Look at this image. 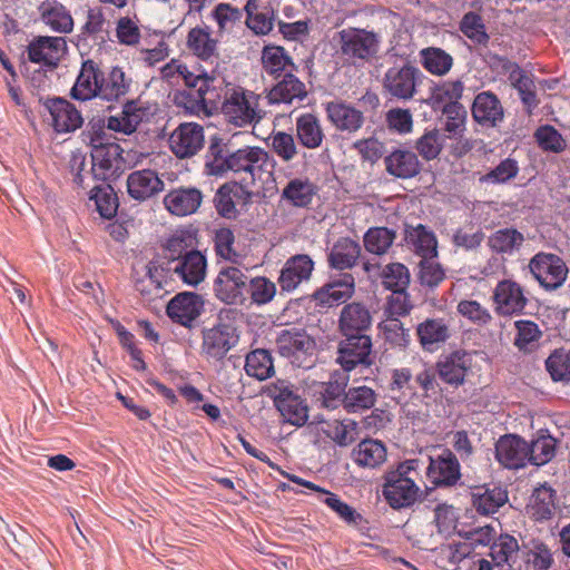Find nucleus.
Here are the masks:
<instances>
[{"label": "nucleus", "instance_id": "40", "mask_svg": "<svg viewBox=\"0 0 570 570\" xmlns=\"http://www.w3.org/2000/svg\"><path fill=\"white\" fill-rule=\"evenodd\" d=\"M291 480L299 485H303L309 490H313L317 493L318 499L324 502L331 510H333L341 519L348 523H356L357 519L361 518V515L347 503L340 500V498L318 485L305 481L298 476H291Z\"/></svg>", "mask_w": 570, "mask_h": 570}, {"label": "nucleus", "instance_id": "11", "mask_svg": "<svg viewBox=\"0 0 570 570\" xmlns=\"http://www.w3.org/2000/svg\"><path fill=\"white\" fill-rule=\"evenodd\" d=\"M277 352L291 360L293 364L303 366L305 357L315 350L314 340L301 328L282 330L275 340Z\"/></svg>", "mask_w": 570, "mask_h": 570}, {"label": "nucleus", "instance_id": "35", "mask_svg": "<svg viewBox=\"0 0 570 570\" xmlns=\"http://www.w3.org/2000/svg\"><path fill=\"white\" fill-rule=\"evenodd\" d=\"M41 21L51 30L59 33H70L73 30V18L69 9L57 0H46L38 8Z\"/></svg>", "mask_w": 570, "mask_h": 570}, {"label": "nucleus", "instance_id": "39", "mask_svg": "<svg viewBox=\"0 0 570 570\" xmlns=\"http://www.w3.org/2000/svg\"><path fill=\"white\" fill-rule=\"evenodd\" d=\"M416 334L422 347L433 352L450 337V327L443 318H426L417 325Z\"/></svg>", "mask_w": 570, "mask_h": 570}, {"label": "nucleus", "instance_id": "31", "mask_svg": "<svg viewBox=\"0 0 570 570\" xmlns=\"http://www.w3.org/2000/svg\"><path fill=\"white\" fill-rule=\"evenodd\" d=\"M65 49L62 37H38L28 46V57L32 62L56 67Z\"/></svg>", "mask_w": 570, "mask_h": 570}, {"label": "nucleus", "instance_id": "51", "mask_svg": "<svg viewBox=\"0 0 570 570\" xmlns=\"http://www.w3.org/2000/svg\"><path fill=\"white\" fill-rule=\"evenodd\" d=\"M523 242V235L514 228L499 229L488 238L489 247L498 254H512L520 249Z\"/></svg>", "mask_w": 570, "mask_h": 570}, {"label": "nucleus", "instance_id": "23", "mask_svg": "<svg viewBox=\"0 0 570 570\" xmlns=\"http://www.w3.org/2000/svg\"><path fill=\"white\" fill-rule=\"evenodd\" d=\"M169 269L176 274L184 283L190 286H197L204 282L207 271V259L199 250H191L179 257L173 259Z\"/></svg>", "mask_w": 570, "mask_h": 570}, {"label": "nucleus", "instance_id": "38", "mask_svg": "<svg viewBox=\"0 0 570 570\" xmlns=\"http://www.w3.org/2000/svg\"><path fill=\"white\" fill-rule=\"evenodd\" d=\"M295 130L301 146L307 149L320 148L325 138L321 120L311 112L302 114L296 118Z\"/></svg>", "mask_w": 570, "mask_h": 570}, {"label": "nucleus", "instance_id": "60", "mask_svg": "<svg viewBox=\"0 0 570 570\" xmlns=\"http://www.w3.org/2000/svg\"><path fill=\"white\" fill-rule=\"evenodd\" d=\"M556 451V439L540 435L529 444L528 461L533 465H543L552 460Z\"/></svg>", "mask_w": 570, "mask_h": 570}, {"label": "nucleus", "instance_id": "37", "mask_svg": "<svg viewBox=\"0 0 570 570\" xmlns=\"http://www.w3.org/2000/svg\"><path fill=\"white\" fill-rule=\"evenodd\" d=\"M306 97L305 83L292 72H286L267 95L271 104H292L295 100L302 101Z\"/></svg>", "mask_w": 570, "mask_h": 570}, {"label": "nucleus", "instance_id": "24", "mask_svg": "<svg viewBox=\"0 0 570 570\" xmlns=\"http://www.w3.org/2000/svg\"><path fill=\"white\" fill-rule=\"evenodd\" d=\"M385 170L390 176L399 179H410L421 171L417 155L404 147L394 148L384 157Z\"/></svg>", "mask_w": 570, "mask_h": 570}, {"label": "nucleus", "instance_id": "63", "mask_svg": "<svg viewBox=\"0 0 570 570\" xmlns=\"http://www.w3.org/2000/svg\"><path fill=\"white\" fill-rule=\"evenodd\" d=\"M444 138L438 129L425 131L416 141L415 148L425 160L438 158L443 149Z\"/></svg>", "mask_w": 570, "mask_h": 570}, {"label": "nucleus", "instance_id": "43", "mask_svg": "<svg viewBox=\"0 0 570 570\" xmlns=\"http://www.w3.org/2000/svg\"><path fill=\"white\" fill-rule=\"evenodd\" d=\"M360 255V244L348 237H342L333 245L327 261L335 269H348L355 266Z\"/></svg>", "mask_w": 570, "mask_h": 570}, {"label": "nucleus", "instance_id": "58", "mask_svg": "<svg viewBox=\"0 0 570 570\" xmlns=\"http://www.w3.org/2000/svg\"><path fill=\"white\" fill-rule=\"evenodd\" d=\"M530 509L537 520L550 519L554 511V491L547 485L537 488L530 498Z\"/></svg>", "mask_w": 570, "mask_h": 570}, {"label": "nucleus", "instance_id": "54", "mask_svg": "<svg viewBox=\"0 0 570 570\" xmlns=\"http://www.w3.org/2000/svg\"><path fill=\"white\" fill-rule=\"evenodd\" d=\"M421 62L423 67L431 73L436 76L446 75L452 66L453 58L441 48L429 47L420 51Z\"/></svg>", "mask_w": 570, "mask_h": 570}, {"label": "nucleus", "instance_id": "33", "mask_svg": "<svg viewBox=\"0 0 570 570\" xmlns=\"http://www.w3.org/2000/svg\"><path fill=\"white\" fill-rule=\"evenodd\" d=\"M98 98L108 102L118 101L131 87V78L120 67H112L107 73L101 71Z\"/></svg>", "mask_w": 570, "mask_h": 570}, {"label": "nucleus", "instance_id": "46", "mask_svg": "<svg viewBox=\"0 0 570 570\" xmlns=\"http://www.w3.org/2000/svg\"><path fill=\"white\" fill-rule=\"evenodd\" d=\"M316 191V186L308 179L294 178L283 189L281 197L295 207H306L312 203Z\"/></svg>", "mask_w": 570, "mask_h": 570}, {"label": "nucleus", "instance_id": "20", "mask_svg": "<svg viewBox=\"0 0 570 570\" xmlns=\"http://www.w3.org/2000/svg\"><path fill=\"white\" fill-rule=\"evenodd\" d=\"M43 106L51 116L55 130L59 134L75 131L83 124L80 111L63 98H49Z\"/></svg>", "mask_w": 570, "mask_h": 570}, {"label": "nucleus", "instance_id": "19", "mask_svg": "<svg viewBox=\"0 0 570 570\" xmlns=\"http://www.w3.org/2000/svg\"><path fill=\"white\" fill-rule=\"evenodd\" d=\"M204 311V299L200 295L184 292L173 297L167 305L168 316L176 323L191 327L193 323Z\"/></svg>", "mask_w": 570, "mask_h": 570}, {"label": "nucleus", "instance_id": "14", "mask_svg": "<svg viewBox=\"0 0 570 570\" xmlns=\"http://www.w3.org/2000/svg\"><path fill=\"white\" fill-rule=\"evenodd\" d=\"M155 108L141 100H129L122 106L119 116H111L107 119V127L124 135L134 134L140 124L149 121L154 116Z\"/></svg>", "mask_w": 570, "mask_h": 570}, {"label": "nucleus", "instance_id": "64", "mask_svg": "<svg viewBox=\"0 0 570 570\" xmlns=\"http://www.w3.org/2000/svg\"><path fill=\"white\" fill-rule=\"evenodd\" d=\"M271 147L284 163H291L298 155V146L294 136L285 131H276L271 135Z\"/></svg>", "mask_w": 570, "mask_h": 570}, {"label": "nucleus", "instance_id": "18", "mask_svg": "<svg viewBox=\"0 0 570 570\" xmlns=\"http://www.w3.org/2000/svg\"><path fill=\"white\" fill-rule=\"evenodd\" d=\"M275 166V159L265 149L254 146L248 165L240 178L242 186L252 187L257 183L266 185L274 181Z\"/></svg>", "mask_w": 570, "mask_h": 570}, {"label": "nucleus", "instance_id": "59", "mask_svg": "<svg viewBox=\"0 0 570 570\" xmlns=\"http://www.w3.org/2000/svg\"><path fill=\"white\" fill-rule=\"evenodd\" d=\"M396 234L386 227L370 228L364 235V247L367 252L376 255L385 254L392 246Z\"/></svg>", "mask_w": 570, "mask_h": 570}, {"label": "nucleus", "instance_id": "22", "mask_svg": "<svg viewBox=\"0 0 570 570\" xmlns=\"http://www.w3.org/2000/svg\"><path fill=\"white\" fill-rule=\"evenodd\" d=\"M428 476L438 487H453L461 478L460 463L455 454L444 450L436 458H430Z\"/></svg>", "mask_w": 570, "mask_h": 570}, {"label": "nucleus", "instance_id": "4", "mask_svg": "<svg viewBox=\"0 0 570 570\" xmlns=\"http://www.w3.org/2000/svg\"><path fill=\"white\" fill-rule=\"evenodd\" d=\"M417 387L423 391L424 397L436 392L438 382L433 368H423L415 375L407 367L394 368L391 373L389 391L391 397L401 405L409 404L419 396Z\"/></svg>", "mask_w": 570, "mask_h": 570}, {"label": "nucleus", "instance_id": "56", "mask_svg": "<svg viewBox=\"0 0 570 570\" xmlns=\"http://www.w3.org/2000/svg\"><path fill=\"white\" fill-rule=\"evenodd\" d=\"M322 431L340 446H348L357 436V424L352 420L324 422Z\"/></svg>", "mask_w": 570, "mask_h": 570}, {"label": "nucleus", "instance_id": "6", "mask_svg": "<svg viewBox=\"0 0 570 570\" xmlns=\"http://www.w3.org/2000/svg\"><path fill=\"white\" fill-rule=\"evenodd\" d=\"M267 393L286 422L296 426L306 423L308 407L291 383L278 380L268 386Z\"/></svg>", "mask_w": 570, "mask_h": 570}, {"label": "nucleus", "instance_id": "17", "mask_svg": "<svg viewBox=\"0 0 570 570\" xmlns=\"http://www.w3.org/2000/svg\"><path fill=\"white\" fill-rule=\"evenodd\" d=\"M471 114L473 120L483 128L500 127L504 120V108L492 91H482L474 97Z\"/></svg>", "mask_w": 570, "mask_h": 570}, {"label": "nucleus", "instance_id": "16", "mask_svg": "<svg viewBox=\"0 0 570 570\" xmlns=\"http://www.w3.org/2000/svg\"><path fill=\"white\" fill-rule=\"evenodd\" d=\"M204 128L196 122L180 124L169 137V147L178 158L195 156L204 146Z\"/></svg>", "mask_w": 570, "mask_h": 570}, {"label": "nucleus", "instance_id": "41", "mask_svg": "<svg viewBox=\"0 0 570 570\" xmlns=\"http://www.w3.org/2000/svg\"><path fill=\"white\" fill-rule=\"evenodd\" d=\"M352 459L358 466L375 469L386 461V448L379 440L365 439L353 449Z\"/></svg>", "mask_w": 570, "mask_h": 570}, {"label": "nucleus", "instance_id": "42", "mask_svg": "<svg viewBox=\"0 0 570 570\" xmlns=\"http://www.w3.org/2000/svg\"><path fill=\"white\" fill-rule=\"evenodd\" d=\"M364 269L367 273L380 271L379 276L383 286L391 292L406 289L410 284V272L407 267L401 263H390L383 267L365 263Z\"/></svg>", "mask_w": 570, "mask_h": 570}, {"label": "nucleus", "instance_id": "61", "mask_svg": "<svg viewBox=\"0 0 570 570\" xmlns=\"http://www.w3.org/2000/svg\"><path fill=\"white\" fill-rule=\"evenodd\" d=\"M213 18L217 22L219 33L232 32L236 26L242 23L243 10L222 2L215 7Z\"/></svg>", "mask_w": 570, "mask_h": 570}, {"label": "nucleus", "instance_id": "50", "mask_svg": "<svg viewBox=\"0 0 570 570\" xmlns=\"http://www.w3.org/2000/svg\"><path fill=\"white\" fill-rule=\"evenodd\" d=\"M443 126L450 139H461L465 130L466 110L461 104H445L443 106Z\"/></svg>", "mask_w": 570, "mask_h": 570}, {"label": "nucleus", "instance_id": "53", "mask_svg": "<svg viewBox=\"0 0 570 570\" xmlns=\"http://www.w3.org/2000/svg\"><path fill=\"white\" fill-rule=\"evenodd\" d=\"M348 377L345 374H334L331 380L322 384L321 404L328 410L337 409L342 404Z\"/></svg>", "mask_w": 570, "mask_h": 570}, {"label": "nucleus", "instance_id": "1", "mask_svg": "<svg viewBox=\"0 0 570 570\" xmlns=\"http://www.w3.org/2000/svg\"><path fill=\"white\" fill-rule=\"evenodd\" d=\"M383 479L382 493L393 509L410 508L424 498V491L417 484L421 479L417 459L399 463L395 469L387 471Z\"/></svg>", "mask_w": 570, "mask_h": 570}, {"label": "nucleus", "instance_id": "62", "mask_svg": "<svg viewBox=\"0 0 570 570\" xmlns=\"http://www.w3.org/2000/svg\"><path fill=\"white\" fill-rule=\"evenodd\" d=\"M508 500L507 492L501 488L485 490L483 493L474 495L473 504L478 512L489 515L499 510Z\"/></svg>", "mask_w": 570, "mask_h": 570}, {"label": "nucleus", "instance_id": "27", "mask_svg": "<svg viewBox=\"0 0 570 570\" xmlns=\"http://www.w3.org/2000/svg\"><path fill=\"white\" fill-rule=\"evenodd\" d=\"M314 262L306 254L294 255L288 258L281 271L278 284L282 291L292 292L311 278Z\"/></svg>", "mask_w": 570, "mask_h": 570}, {"label": "nucleus", "instance_id": "26", "mask_svg": "<svg viewBox=\"0 0 570 570\" xmlns=\"http://www.w3.org/2000/svg\"><path fill=\"white\" fill-rule=\"evenodd\" d=\"M164 190V181L153 169L130 173L127 177V193L138 202H145Z\"/></svg>", "mask_w": 570, "mask_h": 570}, {"label": "nucleus", "instance_id": "45", "mask_svg": "<svg viewBox=\"0 0 570 570\" xmlns=\"http://www.w3.org/2000/svg\"><path fill=\"white\" fill-rule=\"evenodd\" d=\"M112 23L106 18L102 9L90 8L87 11L86 22L81 28L85 39H91L96 43H104L110 39Z\"/></svg>", "mask_w": 570, "mask_h": 570}, {"label": "nucleus", "instance_id": "55", "mask_svg": "<svg viewBox=\"0 0 570 570\" xmlns=\"http://www.w3.org/2000/svg\"><path fill=\"white\" fill-rule=\"evenodd\" d=\"M245 371L249 376L264 381L274 374L272 355L266 350H255L246 356Z\"/></svg>", "mask_w": 570, "mask_h": 570}, {"label": "nucleus", "instance_id": "7", "mask_svg": "<svg viewBox=\"0 0 570 570\" xmlns=\"http://www.w3.org/2000/svg\"><path fill=\"white\" fill-rule=\"evenodd\" d=\"M248 276L236 266L222 267L214 281L215 297L228 305L243 304L248 292Z\"/></svg>", "mask_w": 570, "mask_h": 570}, {"label": "nucleus", "instance_id": "25", "mask_svg": "<svg viewBox=\"0 0 570 570\" xmlns=\"http://www.w3.org/2000/svg\"><path fill=\"white\" fill-rule=\"evenodd\" d=\"M529 444L517 435H504L495 444L497 460L508 469H520L528 461Z\"/></svg>", "mask_w": 570, "mask_h": 570}, {"label": "nucleus", "instance_id": "57", "mask_svg": "<svg viewBox=\"0 0 570 570\" xmlns=\"http://www.w3.org/2000/svg\"><path fill=\"white\" fill-rule=\"evenodd\" d=\"M262 62L264 70L275 77H279L283 71L292 72L294 69V63L282 47H266L263 50Z\"/></svg>", "mask_w": 570, "mask_h": 570}, {"label": "nucleus", "instance_id": "13", "mask_svg": "<svg viewBox=\"0 0 570 570\" xmlns=\"http://www.w3.org/2000/svg\"><path fill=\"white\" fill-rule=\"evenodd\" d=\"M337 351V363L345 372L354 370L357 365L368 367L373 363L371 356L372 340L368 335H344Z\"/></svg>", "mask_w": 570, "mask_h": 570}, {"label": "nucleus", "instance_id": "3", "mask_svg": "<svg viewBox=\"0 0 570 570\" xmlns=\"http://www.w3.org/2000/svg\"><path fill=\"white\" fill-rule=\"evenodd\" d=\"M253 149L254 146L234 149L229 141H225L219 137H213L205 156V173L217 177L233 173L240 179L248 165Z\"/></svg>", "mask_w": 570, "mask_h": 570}, {"label": "nucleus", "instance_id": "2", "mask_svg": "<svg viewBox=\"0 0 570 570\" xmlns=\"http://www.w3.org/2000/svg\"><path fill=\"white\" fill-rule=\"evenodd\" d=\"M225 80L215 70L206 71L198 68L185 76L187 87L186 109L197 116H210L219 110L223 94L226 89Z\"/></svg>", "mask_w": 570, "mask_h": 570}, {"label": "nucleus", "instance_id": "5", "mask_svg": "<svg viewBox=\"0 0 570 570\" xmlns=\"http://www.w3.org/2000/svg\"><path fill=\"white\" fill-rule=\"evenodd\" d=\"M259 96L244 88H226L219 109L230 124L243 127L262 119Z\"/></svg>", "mask_w": 570, "mask_h": 570}, {"label": "nucleus", "instance_id": "34", "mask_svg": "<svg viewBox=\"0 0 570 570\" xmlns=\"http://www.w3.org/2000/svg\"><path fill=\"white\" fill-rule=\"evenodd\" d=\"M233 345L234 330L229 325L218 324L204 333L203 352L208 357L220 360Z\"/></svg>", "mask_w": 570, "mask_h": 570}, {"label": "nucleus", "instance_id": "15", "mask_svg": "<svg viewBox=\"0 0 570 570\" xmlns=\"http://www.w3.org/2000/svg\"><path fill=\"white\" fill-rule=\"evenodd\" d=\"M494 311L501 316H512L522 313L528 298L523 287L512 281H500L493 291Z\"/></svg>", "mask_w": 570, "mask_h": 570}, {"label": "nucleus", "instance_id": "8", "mask_svg": "<svg viewBox=\"0 0 570 570\" xmlns=\"http://www.w3.org/2000/svg\"><path fill=\"white\" fill-rule=\"evenodd\" d=\"M529 268L539 284L547 291L558 289L567 279L569 269L564 261L556 254L538 253L529 263Z\"/></svg>", "mask_w": 570, "mask_h": 570}, {"label": "nucleus", "instance_id": "44", "mask_svg": "<svg viewBox=\"0 0 570 570\" xmlns=\"http://www.w3.org/2000/svg\"><path fill=\"white\" fill-rule=\"evenodd\" d=\"M244 11L246 26L258 36L269 33L274 26V13L269 7H261V0H247Z\"/></svg>", "mask_w": 570, "mask_h": 570}, {"label": "nucleus", "instance_id": "29", "mask_svg": "<svg viewBox=\"0 0 570 570\" xmlns=\"http://www.w3.org/2000/svg\"><path fill=\"white\" fill-rule=\"evenodd\" d=\"M355 293V279L345 273L338 279L325 284L314 293L315 301L323 306H334L345 303Z\"/></svg>", "mask_w": 570, "mask_h": 570}, {"label": "nucleus", "instance_id": "21", "mask_svg": "<svg viewBox=\"0 0 570 570\" xmlns=\"http://www.w3.org/2000/svg\"><path fill=\"white\" fill-rule=\"evenodd\" d=\"M373 316L370 308L362 302H352L341 311L338 330L343 335H367L371 328Z\"/></svg>", "mask_w": 570, "mask_h": 570}, {"label": "nucleus", "instance_id": "9", "mask_svg": "<svg viewBox=\"0 0 570 570\" xmlns=\"http://www.w3.org/2000/svg\"><path fill=\"white\" fill-rule=\"evenodd\" d=\"M338 47L348 59L367 60L379 50L380 39L373 31L347 28L337 33Z\"/></svg>", "mask_w": 570, "mask_h": 570}, {"label": "nucleus", "instance_id": "28", "mask_svg": "<svg viewBox=\"0 0 570 570\" xmlns=\"http://www.w3.org/2000/svg\"><path fill=\"white\" fill-rule=\"evenodd\" d=\"M100 76L101 69L99 63L92 59L83 60L76 82L71 88L70 96L80 101L98 98Z\"/></svg>", "mask_w": 570, "mask_h": 570}, {"label": "nucleus", "instance_id": "30", "mask_svg": "<svg viewBox=\"0 0 570 570\" xmlns=\"http://www.w3.org/2000/svg\"><path fill=\"white\" fill-rule=\"evenodd\" d=\"M203 202V194L196 187H179L164 197V205L173 215L187 216L197 212Z\"/></svg>", "mask_w": 570, "mask_h": 570}, {"label": "nucleus", "instance_id": "52", "mask_svg": "<svg viewBox=\"0 0 570 570\" xmlns=\"http://www.w3.org/2000/svg\"><path fill=\"white\" fill-rule=\"evenodd\" d=\"M490 556L497 567H509L515 562L519 552V543L517 539L509 534H502L497 541L490 546Z\"/></svg>", "mask_w": 570, "mask_h": 570}, {"label": "nucleus", "instance_id": "10", "mask_svg": "<svg viewBox=\"0 0 570 570\" xmlns=\"http://www.w3.org/2000/svg\"><path fill=\"white\" fill-rule=\"evenodd\" d=\"M122 153L124 149L116 142L91 149L92 177L101 181L117 179L127 168Z\"/></svg>", "mask_w": 570, "mask_h": 570}, {"label": "nucleus", "instance_id": "48", "mask_svg": "<svg viewBox=\"0 0 570 570\" xmlns=\"http://www.w3.org/2000/svg\"><path fill=\"white\" fill-rule=\"evenodd\" d=\"M187 47L203 60L217 57V40L213 39L210 32L206 29L193 28L187 36Z\"/></svg>", "mask_w": 570, "mask_h": 570}, {"label": "nucleus", "instance_id": "36", "mask_svg": "<svg viewBox=\"0 0 570 570\" xmlns=\"http://www.w3.org/2000/svg\"><path fill=\"white\" fill-rule=\"evenodd\" d=\"M326 112L331 122L340 131L355 132L364 122L363 112L344 102H328Z\"/></svg>", "mask_w": 570, "mask_h": 570}, {"label": "nucleus", "instance_id": "49", "mask_svg": "<svg viewBox=\"0 0 570 570\" xmlns=\"http://www.w3.org/2000/svg\"><path fill=\"white\" fill-rule=\"evenodd\" d=\"M406 239L413 245L414 250L422 259L435 257L438 252V242L434 234L428 230L423 225H417L406 229Z\"/></svg>", "mask_w": 570, "mask_h": 570}, {"label": "nucleus", "instance_id": "12", "mask_svg": "<svg viewBox=\"0 0 570 570\" xmlns=\"http://www.w3.org/2000/svg\"><path fill=\"white\" fill-rule=\"evenodd\" d=\"M419 75L420 70L411 65L391 67L384 73L383 89L397 100H410L416 92Z\"/></svg>", "mask_w": 570, "mask_h": 570}, {"label": "nucleus", "instance_id": "47", "mask_svg": "<svg viewBox=\"0 0 570 570\" xmlns=\"http://www.w3.org/2000/svg\"><path fill=\"white\" fill-rule=\"evenodd\" d=\"M376 393L373 389L362 385L350 387L342 400L344 410L348 413H358L375 405Z\"/></svg>", "mask_w": 570, "mask_h": 570}, {"label": "nucleus", "instance_id": "32", "mask_svg": "<svg viewBox=\"0 0 570 570\" xmlns=\"http://www.w3.org/2000/svg\"><path fill=\"white\" fill-rule=\"evenodd\" d=\"M472 365L471 354L464 351H455L443 360L439 361L438 373L448 384L460 385L464 382L465 375Z\"/></svg>", "mask_w": 570, "mask_h": 570}]
</instances>
